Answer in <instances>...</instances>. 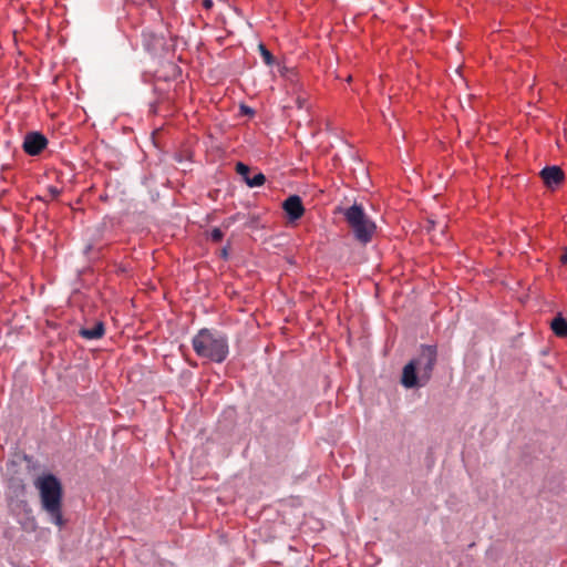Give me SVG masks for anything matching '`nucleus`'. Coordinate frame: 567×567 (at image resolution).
Masks as SVG:
<instances>
[{"instance_id":"1","label":"nucleus","mask_w":567,"mask_h":567,"mask_svg":"<svg viewBox=\"0 0 567 567\" xmlns=\"http://www.w3.org/2000/svg\"><path fill=\"white\" fill-rule=\"evenodd\" d=\"M436 358V347L422 346L417 357L413 358L403 368L401 377L402 385L406 389L424 386L432 377Z\"/></svg>"},{"instance_id":"2","label":"nucleus","mask_w":567,"mask_h":567,"mask_svg":"<svg viewBox=\"0 0 567 567\" xmlns=\"http://www.w3.org/2000/svg\"><path fill=\"white\" fill-rule=\"evenodd\" d=\"M39 491L43 511L50 516L53 524L63 527L62 515V485L53 474H43L34 481Z\"/></svg>"},{"instance_id":"3","label":"nucleus","mask_w":567,"mask_h":567,"mask_svg":"<svg viewBox=\"0 0 567 567\" xmlns=\"http://www.w3.org/2000/svg\"><path fill=\"white\" fill-rule=\"evenodd\" d=\"M195 353L215 363L224 362L229 354L228 338L207 328L200 329L192 339Z\"/></svg>"},{"instance_id":"4","label":"nucleus","mask_w":567,"mask_h":567,"mask_svg":"<svg viewBox=\"0 0 567 567\" xmlns=\"http://www.w3.org/2000/svg\"><path fill=\"white\" fill-rule=\"evenodd\" d=\"M341 212L352 229L355 239L363 245L370 243L375 234L377 225L365 214L363 207L359 204H353Z\"/></svg>"},{"instance_id":"5","label":"nucleus","mask_w":567,"mask_h":567,"mask_svg":"<svg viewBox=\"0 0 567 567\" xmlns=\"http://www.w3.org/2000/svg\"><path fill=\"white\" fill-rule=\"evenodd\" d=\"M48 144L45 136L38 132L28 133L23 141V151L31 156L39 155Z\"/></svg>"},{"instance_id":"6","label":"nucleus","mask_w":567,"mask_h":567,"mask_svg":"<svg viewBox=\"0 0 567 567\" xmlns=\"http://www.w3.org/2000/svg\"><path fill=\"white\" fill-rule=\"evenodd\" d=\"M282 208L286 212L290 220H297L301 218L305 213L301 198L298 195L289 196L284 203Z\"/></svg>"},{"instance_id":"7","label":"nucleus","mask_w":567,"mask_h":567,"mask_svg":"<svg viewBox=\"0 0 567 567\" xmlns=\"http://www.w3.org/2000/svg\"><path fill=\"white\" fill-rule=\"evenodd\" d=\"M542 179L547 187H557L564 179V172L558 166H547L540 172Z\"/></svg>"},{"instance_id":"8","label":"nucleus","mask_w":567,"mask_h":567,"mask_svg":"<svg viewBox=\"0 0 567 567\" xmlns=\"http://www.w3.org/2000/svg\"><path fill=\"white\" fill-rule=\"evenodd\" d=\"M550 328L556 337H567V320L561 315H558L553 319Z\"/></svg>"},{"instance_id":"9","label":"nucleus","mask_w":567,"mask_h":567,"mask_svg":"<svg viewBox=\"0 0 567 567\" xmlns=\"http://www.w3.org/2000/svg\"><path fill=\"white\" fill-rule=\"evenodd\" d=\"M80 334L87 340L99 339L104 334V324L96 322L92 328L81 329Z\"/></svg>"},{"instance_id":"10","label":"nucleus","mask_w":567,"mask_h":567,"mask_svg":"<svg viewBox=\"0 0 567 567\" xmlns=\"http://www.w3.org/2000/svg\"><path fill=\"white\" fill-rule=\"evenodd\" d=\"M266 182V177L262 173H258L252 177H246V184L249 187H259L262 186Z\"/></svg>"},{"instance_id":"11","label":"nucleus","mask_w":567,"mask_h":567,"mask_svg":"<svg viewBox=\"0 0 567 567\" xmlns=\"http://www.w3.org/2000/svg\"><path fill=\"white\" fill-rule=\"evenodd\" d=\"M259 51H260V54H261V56L264 59V62L267 65H271L274 63V56L270 53V51H268L267 48L264 44H259Z\"/></svg>"},{"instance_id":"12","label":"nucleus","mask_w":567,"mask_h":567,"mask_svg":"<svg viewBox=\"0 0 567 567\" xmlns=\"http://www.w3.org/2000/svg\"><path fill=\"white\" fill-rule=\"evenodd\" d=\"M236 171L240 176L244 177L245 181H246V177H249V167L246 164H244L241 162L237 163Z\"/></svg>"},{"instance_id":"13","label":"nucleus","mask_w":567,"mask_h":567,"mask_svg":"<svg viewBox=\"0 0 567 567\" xmlns=\"http://www.w3.org/2000/svg\"><path fill=\"white\" fill-rule=\"evenodd\" d=\"M209 237L213 241H220L224 237V234L223 231L219 229V228H214L210 234H209Z\"/></svg>"},{"instance_id":"14","label":"nucleus","mask_w":567,"mask_h":567,"mask_svg":"<svg viewBox=\"0 0 567 567\" xmlns=\"http://www.w3.org/2000/svg\"><path fill=\"white\" fill-rule=\"evenodd\" d=\"M203 6L206 9H210L213 7V0H203Z\"/></svg>"},{"instance_id":"15","label":"nucleus","mask_w":567,"mask_h":567,"mask_svg":"<svg viewBox=\"0 0 567 567\" xmlns=\"http://www.w3.org/2000/svg\"><path fill=\"white\" fill-rule=\"evenodd\" d=\"M560 259H561L563 264H566L567 262V252L564 254Z\"/></svg>"},{"instance_id":"16","label":"nucleus","mask_w":567,"mask_h":567,"mask_svg":"<svg viewBox=\"0 0 567 567\" xmlns=\"http://www.w3.org/2000/svg\"><path fill=\"white\" fill-rule=\"evenodd\" d=\"M351 80H352V76H351V75H349V76L347 78V81H348V82H350Z\"/></svg>"}]
</instances>
